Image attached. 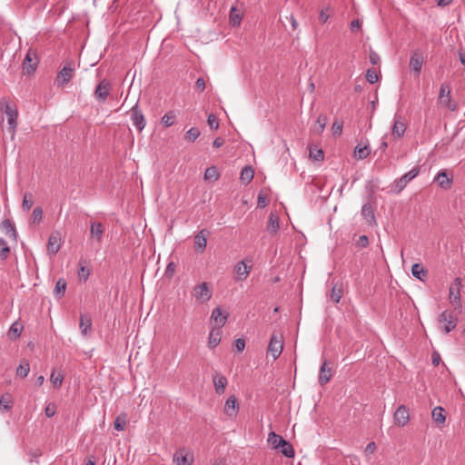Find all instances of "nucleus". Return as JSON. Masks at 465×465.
<instances>
[{"mask_svg":"<svg viewBox=\"0 0 465 465\" xmlns=\"http://www.w3.org/2000/svg\"><path fill=\"white\" fill-rule=\"evenodd\" d=\"M0 104L2 108L4 109V113L5 114L7 117V124H8V132L11 134V139L13 140L15 135V131L17 127V109L15 105H11L7 103L6 100L3 99L0 102Z\"/></svg>","mask_w":465,"mask_h":465,"instance_id":"1","label":"nucleus"},{"mask_svg":"<svg viewBox=\"0 0 465 465\" xmlns=\"http://www.w3.org/2000/svg\"><path fill=\"white\" fill-rule=\"evenodd\" d=\"M438 103L440 106L446 107L450 111H455L457 109V104L451 98L450 87L446 83L440 85Z\"/></svg>","mask_w":465,"mask_h":465,"instance_id":"2","label":"nucleus"},{"mask_svg":"<svg viewBox=\"0 0 465 465\" xmlns=\"http://www.w3.org/2000/svg\"><path fill=\"white\" fill-rule=\"evenodd\" d=\"M462 288V282L460 277L455 278L453 282L450 285L449 288V300L450 304L454 306L455 310H461V301H460V290Z\"/></svg>","mask_w":465,"mask_h":465,"instance_id":"3","label":"nucleus"},{"mask_svg":"<svg viewBox=\"0 0 465 465\" xmlns=\"http://www.w3.org/2000/svg\"><path fill=\"white\" fill-rule=\"evenodd\" d=\"M438 322L439 323L443 324L445 333H449L456 328L458 317L453 312L445 310L440 314Z\"/></svg>","mask_w":465,"mask_h":465,"instance_id":"4","label":"nucleus"},{"mask_svg":"<svg viewBox=\"0 0 465 465\" xmlns=\"http://www.w3.org/2000/svg\"><path fill=\"white\" fill-rule=\"evenodd\" d=\"M75 64L73 60L67 61L64 66L58 73L56 77V84L58 86H64L74 76Z\"/></svg>","mask_w":465,"mask_h":465,"instance_id":"5","label":"nucleus"},{"mask_svg":"<svg viewBox=\"0 0 465 465\" xmlns=\"http://www.w3.org/2000/svg\"><path fill=\"white\" fill-rule=\"evenodd\" d=\"M192 294L200 303L207 302L213 295L212 290L207 282H202L201 284L196 285L193 288Z\"/></svg>","mask_w":465,"mask_h":465,"instance_id":"6","label":"nucleus"},{"mask_svg":"<svg viewBox=\"0 0 465 465\" xmlns=\"http://www.w3.org/2000/svg\"><path fill=\"white\" fill-rule=\"evenodd\" d=\"M407 129V123L402 115L395 114L393 117V124L391 127V135L394 139H401L404 136Z\"/></svg>","mask_w":465,"mask_h":465,"instance_id":"7","label":"nucleus"},{"mask_svg":"<svg viewBox=\"0 0 465 465\" xmlns=\"http://www.w3.org/2000/svg\"><path fill=\"white\" fill-rule=\"evenodd\" d=\"M283 349V337L279 334H272L268 345V352L276 360L282 353Z\"/></svg>","mask_w":465,"mask_h":465,"instance_id":"8","label":"nucleus"},{"mask_svg":"<svg viewBox=\"0 0 465 465\" xmlns=\"http://www.w3.org/2000/svg\"><path fill=\"white\" fill-rule=\"evenodd\" d=\"M173 461L174 465H192L193 455L189 450L182 448L175 451Z\"/></svg>","mask_w":465,"mask_h":465,"instance_id":"9","label":"nucleus"},{"mask_svg":"<svg viewBox=\"0 0 465 465\" xmlns=\"http://www.w3.org/2000/svg\"><path fill=\"white\" fill-rule=\"evenodd\" d=\"M111 89V83L106 79H103L102 81H100V83L97 84L94 90V98L101 103L105 102L106 98L110 94Z\"/></svg>","mask_w":465,"mask_h":465,"instance_id":"10","label":"nucleus"},{"mask_svg":"<svg viewBox=\"0 0 465 465\" xmlns=\"http://www.w3.org/2000/svg\"><path fill=\"white\" fill-rule=\"evenodd\" d=\"M38 60L36 53L33 50H29L25 55L23 63V72L25 74H32L37 66Z\"/></svg>","mask_w":465,"mask_h":465,"instance_id":"11","label":"nucleus"},{"mask_svg":"<svg viewBox=\"0 0 465 465\" xmlns=\"http://www.w3.org/2000/svg\"><path fill=\"white\" fill-rule=\"evenodd\" d=\"M393 420L396 425L405 426L410 420L409 409L404 405H401L394 412Z\"/></svg>","mask_w":465,"mask_h":465,"instance_id":"12","label":"nucleus"},{"mask_svg":"<svg viewBox=\"0 0 465 465\" xmlns=\"http://www.w3.org/2000/svg\"><path fill=\"white\" fill-rule=\"evenodd\" d=\"M130 112L133 124L138 131H143L145 126V119L142 111L138 108V104H136Z\"/></svg>","mask_w":465,"mask_h":465,"instance_id":"13","label":"nucleus"},{"mask_svg":"<svg viewBox=\"0 0 465 465\" xmlns=\"http://www.w3.org/2000/svg\"><path fill=\"white\" fill-rule=\"evenodd\" d=\"M252 270V265L248 264L245 260L238 262L234 267L236 281H244Z\"/></svg>","mask_w":465,"mask_h":465,"instance_id":"14","label":"nucleus"},{"mask_svg":"<svg viewBox=\"0 0 465 465\" xmlns=\"http://www.w3.org/2000/svg\"><path fill=\"white\" fill-rule=\"evenodd\" d=\"M238 408L239 405L237 402V399L235 398V396L232 395L230 396L225 401L223 411L228 417L234 418L237 415Z\"/></svg>","mask_w":465,"mask_h":465,"instance_id":"15","label":"nucleus"},{"mask_svg":"<svg viewBox=\"0 0 465 465\" xmlns=\"http://www.w3.org/2000/svg\"><path fill=\"white\" fill-rule=\"evenodd\" d=\"M207 235L208 232L206 230H201L194 236V247L197 252H203L207 245Z\"/></svg>","mask_w":465,"mask_h":465,"instance_id":"16","label":"nucleus"},{"mask_svg":"<svg viewBox=\"0 0 465 465\" xmlns=\"http://www.w3.org/2000/svg\"><path fill=\"white\" fill-rule=\"evenodd\" d=\"M423 64V56L419 52H414L410 59V67L412 71H414L417 74H419L421 71Z\"/></svg>","mask_w":465,"mask_h":465,"instance_id":"17","label":"nucleus"},{"mask_svg":"<svg viewBox=\"0 0 465 465\" xmlns=\"http://www.w3.org/2000/svg\"><path fill=\"white\" fill-rule=\"evenodd\" d=\"M222 328L213 327L208 339V346L211 349L215 348L221 341L222 339Z\"/></svg>","mask_w":465,"mask_h":465,"instance_id":"18","label":"nucleus"},{"mask_svg":"<svg viewBox=\"0 0 465 465\" xmlns=\"http://www.w3.org/2000/svg\"><path fill=\"white\" fill-rule=\"evenodd\" d=\"M61 247V238L58 233H52L48 239L47 251L51 255H54Z\"/></svg>","mask_w":465,"mask_h":465,"instance_id":"19","label":"nucleus"},{"mask_svg":"<svg viewBox=\"0 0 465 465\" xmlns=\"http://www.w3.org/2000/svg\"><path fill=\"white\" fill-rule=\"evenodd\" d=\"M104 226L101 223L93 222L91 223L90 228V235L91 238L96 241L98 243L102 242V237L104 234Z\"/></svg>","mask_w":465,"mask_h":465,"instance_id":"20","label":"nucleus"},{"mask_svg":"<svg viewBox=\"0 0 465 465\" xmlns=\"http://www.w3.org/2000/svg\"><path fill=\"white\" fill-rule=\"evenodd\" d=\"M332 376L331 368L328 367V363L324 361L320 368L319 383L323 385L327 383Z\"/></svg>","mask_w":465,"mask_h":465,"instance_id":"21","label":"nucleus"},{"mask_svg":"<svg viewBox=\"0 0 465 465\" xmlns=\"http://www.w3.org/2000/svg\"><path fill=\"white\" fill-rule=\"evenodd\" d=\"M211 321L215 322L214 327L222 328L226 323L227 315H224L221 308L217 307L212 312Z\"/></svg>","mask_w":465,"mask_h":465,"instance_id":"22","label":"nucleus"},{"mask_svg":"<svg viewBox=\"0 0 465 465\" xmlns=\"http://www.w3.org/2000/svg\"><path fill=\"white\" fill-rule=\"evenodd\" d=\"M431 418L439 427H441L442 425H444V423L446 421V415H445L444 409L440 406L435 407L431 411Z\"/></svg>","mask_w":465,"mask_h":465,"instance_id":"23","label":"nucleus"},{"mask_svg":"<svg viewBox=\"0 0 465 465\" xmlns=\"http://www.w3.org/2000/svg\"><path fill=\"white\" fill-rule=\"evenodd\" d=\"M420 169L418 167L412 168L410 172L405 173L397 183V186L400 189H402L406 186V184L411 182L413 178H415L419 174Z\"/></svg>","mask_w":465,"mask_h":465,"instance_id":"24","label":"nucleus"},{"mask_svg":"<svg viewBox=\"0 0 465 465\" xmlns=\"http://www.w3.org/2000/svg\"><path fill=\"white\" fill-rule=\"evenodd\" d=\"M227 379L225 376L222 374H216L213 377V385L215 389V392L217 394H223L224 392L225 387L227 385Z\"/></svg>","mask_w":465,"mask_h":465,"instance_id":"25","label":"nucleus"},{"mask_svg":"<svg viewBox=\"0 0 465 465\" xmlns=\"http://www.w3.org/2000/svg\"><path fill=\"white\" fill-rule=\"evenodd\" d=\"M327 124V117L325 115H319L317 121L311 127V133L313 134H321Z\"/></svg>","mask_w":465,"mask_h":465,"instance_id":"26","label":"nucleus"},{"mask_svg":"<svg viewBox=\"0 0 465 465\" xmlns=\"http://www.w3.org/2000/svg\"><path fill=\"white\" fill-rule=\"evenodd\" d=\"M284 439L276 434L275 432L272 431L268 435L267 441L268 443L274 449L277 450L282 443H284Z\"/></svg>","mask_w":465,"mask_h":465,"instance_id":"27","label":"nucleus"},{"mask_svg":"<svg viewBox=\"0 0 465 465\" xmlns=\"http://www.w3.org/2000/svg\"><path fill=\"white\" fill-rule=\"evenodd\" d=\"M435 181L439 183V185L441 188H444V189L449 188L451 183V179L448 177V174L445 171H440L437 174Z\"/></svg>","mask_w":465,"mask_h":465,"instance_id":"28","label":"nucleus"},{"mask_svg":"<svg viewBox=\"0 0 465 465\" xmlns=\"http://www.w3.org/2000/svg\"><path fill=\"white\" fill-rule=\"evenodd\" d=\"M79 327L82 334L87 335L92 327L91 318L88 315H81Z\"/></svg>","mask_w":465,"mask_h":465,"instance_id":"29","label":"nucleus"},{"mask_svg":"<svg viewBox=\"0 0 465 465\" xmlns=\"http://www.w3.org/2000/svg\"><path fill=\"white\" fill-rule=\"evenodd\" d=\"M254 171L252 166H245L240 174V179L244 184H248L253 179Z\"/></svg>","mask_w":465,"mask_h":465,"instance_id":"30","label":"nucleus"},{"mask_svg":"<svg viewBox=\"0 0 465 465\" xmlns=\"http://www.w3.org/2000/svg\"><path fill=\"white\" fill-rule=\"evenodd\" d=\"M279 229V218L274 213H271L268 224L267 231L272 233H276Z\"/></svg>","mask_w":465,"mask_h":465,"instance_id":"31","label":"nucleus"},{"mask_svg":"<svg viewBox=\"0 0 465 465\" xmlns=\"http://www.w3.org/2000/svg\"><path fill=\"white\" fill-rule=\"evenodd\" d=\"M277 450L285 457H288V458L294 457V454H295L294 450H293L292 444L290 442H288L287 440H284V443H282L281 445V447H279Z\"/></svg>","mask_w":465,"mask_h":465,"instance_id":"32","label":"nucleus"},{"mask_svg":"<svg viewBox=\"0 0 465 465\" xmlns=\"http://www.w3.org/2000/svg\"><path fill=\"white\" fill-rule=\"evenodd\" d=\"M23 329L24 327L21 323L17 322H14L8 331L9 338L17 339L21 335Z\"/></svg>","mask_w":465,"mask_h":465,"instance_id":"33","label":"nucleus"},{"mask_svg":"<svg viewBox=\"0 0 465 465\" xmlns=\"http://www.w3.org/2000/svg\"><path fill=\"white\" fill-rule=\"evenodd\" d=\"M370 153H371V150L367 145L362 146V147L360 145H357L354 150V157L359 160H363L369 156Z\"/></svg>","mask_w":465,"mask_h":465,"instance_id":"34","label":"nucleus"},{"mask_svg":"<svg viewBox=\"0 0 465 465\" xmlns=\"http://www.w3.org/2000/svg\"><path fill=\"white\" fill-rule=\"evenodd\" d=\"M309 156L312 160L320 162L323 160L324 154L322 149L317 146H311L309 150Z\"/></svg>","mask_w":465,"mask_h":465,"instance_id":"35","label":"nucleus"},{"mask_svg":"<svg viewBox=\"0 0 465 465\" xmlns=\"http://www.w3.org/2000/svg\"><path fill=\"white\" fill-rule=\"evenodd\" d=\"M343 294L341 285L335 284L331 292L330 298L332 302L338 303Z\"/></svg>","mask_w":465,"mask_h":465,"instance_id":"36","label":"nucleus"},{"mask_svg":"<svg viewBox=\"0 0 465 465\" xmlns=\"http://www.w3.org/2000/svg\"><path fill=\"white\" fill-rule=\"evenodd\" d=\"M242 21V13L234 6L230 11V22L232 25H239Z\"/></svg>","mask_w":465,"mask_h":465,"instance_id":"37","label":"nucleus"},{"mask_svg":"<svg viewBox=\"0 0 465 465\" xmlns=\"http://www.w3.org/2000/svg\"><path fill=\"white\" fill-rule=\"evenodd\" d=\"M30 371V365L27 361H22L20 365L16 369V375L25 378Z\"/></svg>","mask_w":465,"mask_h":465,"instance_id":"38","label":"nucleus"},{"mask_svg":"<svg viewBox=\"0 0 465 465\" xmlns=\"http://www.w3.org/2000/svg\"><path fill=\"white\" fill-rule=\"evenodd\" d=\"M64 381V375L61 372L53 371L50 376V381L54 388L61 387Z\"/></svg>","mask_w":465,"mask_h":465,"instance_id":"39","label":"nucleus"},{"mask_svg":"<svg viewBox=\"0 0 465 465\" xmlns=\"http://www.w3.org/2000/svg\"><path fill=\"white\" fill-rule=\"evenodd\" d=\"M411 272L412 275L419 280H423V277L426 276V272L424 271L423 267L419 263H415L412 265Z\"/></svg>","mask_w":465,"mask_h":465,"instance_id":"40","label":"nucleus"},{"mask_svg":"<svg viewBox=\"0 0 465 465\" xmlns=\"http://www.w3.org/2000/svg\"><path fill=\"white\" fill-rule=\"evenodd\" d=\"M34 204L33 195L31 193H25L24 195L22 209L28 212Z\"/></svg>","mask_w":465,"mask_h":465,"instance_id":"41","label":"nucleus"},{"mask_svg":"<svg viewBox=\"0 0 465 465\" xmlns=\"http://www.w3.org/2000/svg\"><path fill=\"white\" fill-rule=\"evenodd\" d=\"M65 289H66V282L64 279H59L57 282H56V284H55V287H54V295L58 296V297H61L64 295V292H65Z\"/></svg>","mask_w":465,"mask_h":465,"instance_id":"42","label":"nucleus"},{"mask_svg":"<svg viewBox=\"0 0 465 465\" xmlns=\"http://www.w3.org/2000/svg\"><path fill=\"white\" fill-rule=\"evenodd\" d=\"M219 178V173L216 167L212 166L205 170L204 179L209 181H216Z\"/></svg>","mask_w":465,"mask_h":465,"instance_id":"43","label":"nucleus"},{"mask_svg":"<svg viewBox=\"0 0 465 465\" xmlns=\"http://www.w3.org/2000/svg\"><path fill=\"white\" fill-rule=\"evenodd\" d=\"M3 226L4 228L6 230V234L14 239V240H16V232H15V227L13 226L12 223L9 221V220H5L3 222Z\"/></svg>","mask_w":465,"mask_h":465,"instance_id":"44","label":"nucleus"},{"mask_svg":"<svg viewBox=\"0 0 465 465\" xmlns=\"http://www.w3.org/2000/svg\"><path fill=\"white\" fill-rule=\"evenodd\" d=\"M200 136V131L196 127H192L189 129L185 135L184 139L188 142H194Z\"/></svg>","mask_w":465,"mask_h":465,"instance_id":"45","label":"nucleus"},{"mask_svg":"<svg viewBox=\"0 0 465 465\" xmlns=\"http://www.w3.org/2000/svg\"><path fill=\"white\" fill-rule=\"evenodd\" d=\"M331 8L330 5H327L325 6L324 8H322L321 11H320V14H319V21L322 23V24H325L328 19L330 18L331 16Z\"/></svg>","mask_w":465,"mask_h":465,"instance_id":"46","label":"nucleus"},{"mask_svg":"<svg viewBox=\"0 0 465 465\" xmlns=\"http://www.w3.org/2000/svg\"><path fill=\"white\" fill-rule=\"evenodd\" d=\"M361 214L368 220V221H373L374 220V214L372 211V207L370 203H366L361 208Z\"/></svg>","mask_w":465,"mask_h":465,"instance_id":"47","label":"nucleus"},{"mask_svg":"<svg viewBox=\"0 0 465 465\" xmlns=\"http://www.w3.org/2000/svg\"><path fill=\"white\" fill-rule=\"evenodd\" d=\"M12 407V397L9 394L3 395L0 398V408L9 411Z\"/></svg>","mask_w":465,"mask_h":465,"instance_id":"48","label":"nucleus"},{"mask_svg":"<svg viewBox=\"0 0 465 465\" xmlns=\"http://www.w3.org/2000/svg\"><path fill=\"white\" fill-rule=\"evenodd\" d=\"M175 114L173 112H168L162 117V123L165 127H169L173 124Z\"/></svg>","mask_w":465,"mask_h":465,"instance_id":"49","label":"nucleus"},{"mask_svg":"<svg viewBox=\"0 0 465 465\" xmlns=\"http://www.w3.org/2000/svg\"><path fill=\"white\" fill-rule=\"evenodd\" d=\"M43 218V210L41 207H36L34 209L32 216H31V222L33 223H39L42 221Z\"/></svg>","mask_w":465,"mask_h":465,"instance_id":"50","label":"nucleus"},{"mask_svg":"<svg viewBox=\"0 0 465 465\" xmlns=\"http://www.w3.org/2000/svg\"><path fill=\"white\" fill-rule=\"evenodd\" d=\"M10 252V248L4 239H0V258L5 260Z\"/></svg>","mask_w":465,"mask_h":465,"instance_id":"51","label":"nucleus"},{"mask_svg":"<svg viewBox=\"0 0 465 465\" xmlns=\"http://www.w3.org/2000/svg\"><path fill=\"white\" fill-rule=\"evenodd\" d=\"M207 123H208V125L210 126L211 129L216 130V129L219 128V121L216 118V116L214 114H210L208 115Z\"/></svg>","mask_w":465,"mask_h":465,"instance_id":"52","label":"nucleus"},{"mask_svg":"<svg viewBox=\"0 0 465 465\" xmlns=\"http://www.w3.org/2000/svg\"><path fill=\"white\" fill-rule=\"evenodd\" d=\"M366 79L370 84H374L378 81V74L373 69H369L366 73Z\"/></svg>","mask_w":465,"mask_h":465,"instance_id":"53","label":"nucleus"},{"mask_svg":"<svg viewBox=\"0 0 465 465\" xmlns=\"http://www.w3.org/2000/svg\"><path fill=\"white\" fill-rule=\"evenodd\" d=\"M331 131L333 135H340L342 132V122L334 121L331 126Z\"/></svg>","mask_w":465,"mask_h":465,"instance_id":"54","label":"nucleus"},{"mask_svg":"<svg viewBox=\"0 0 465 465\" xmlns=\"http://www.w3.org/2000/svg\"><path fill=\"white\" fill-rule=\"evenodd\" d=\"M56 412V406L54 403L50 402L45 406V413L46 417L51 418L53 417Z\"/></svg>","mask_w":465,"mask_h":465,"instance_id":"55","label":"nucleus"},{"mask_svg":"<svg viewBox=\"0 0 465 465\" xmlns=\"http://www.w3.org/2000/svg\"><path fill=\"white\" fill-rule=\"evenodd\" d=\"M114 428L117 430H124L125 428V420L120 417H117L114 420Z\"/></svg>","mask_w":465,"mask_h":465,"instance_id":"56","label":"nucleus"},{"mask_svg":"<svg viewBox=\"0 0 465 465\" xmlns=\"http://www.w3.org/2000/svg\"><path fill=\"white\" fill-rule=\"evenodd\" d=\"M88 276H89V270L85 269L84 267H81L78 272L79 279L86 281Z\"/></svg>","mask_w":465,"mask_h":465,"instance_id":"57","label":"nucleus"},{"mask_svg":"<svg viewBox=\"0 0 465 465\" xmlns=\"http://www.w3.org/2000/svg\"><path fill=\"white\" fill-rule=\"evenodd\" d=\"M375 450H376V444H375L373 441H371V442H370V443L366 446V448H365V450H364V452H365V454H366V455H371V454H372Z\"/></svg>","mask_w":465,"mask_h":465,"instance_id":"58","label":"nucleus"},{"mask_svg":"<svg viewBox=\"0 0 465 465\" xmlns=\"http://www.w3.org/2000/svg\"><path fill=\"white\" fill-rule=\"evenodd\" d=\"M368 242H369V241H368L367 236L361 235L359 237V239L357 241V245L361 248H364L368 245Z\"/></svg>","mask_w":465,"mask_h":465,"instance_id":"59","label":"nucleus"},{"mask_svg":"<svg viewBox=\"0 0 465 465\" xmlns=\"http://www.w3.org/2000/svg\"><path fill=\"white\" fill-rule=\"evenodd\" d=\"M175 272V264L173 262H170L165 270V275L172 277Z\"/></svg>","mask_w":465,"mask_h":465,"instance_id":"60","label":"nucleus"},{"mask_svg":"<svg viewBox=\"0 0 465 465\" xmlns=\"http://www.w3.org/2000/svg\"><path fill=\"white\" fill-rule=\"evenodd\" d=\"M235 348L238 351H242L245 348V341L243 339H237L235 341Z\"/></svg>","mask_w":465,"mask_h":465,"instance_id":"61","label":"nucleus"},{"mask_svg":"<svg viewBox=\"0 0 465 465\" xmlns=\"http://www.w3.org/2000/svg\"><path fill=\"white\" fill-rule=\"evenodd\" d=\"M266 205H267L266 197L262 193H260L258 195V206L263 208Z\"/></svg>","mask_w":465,"mask_h":465,"instance_id":"62","label":"nucleus"},{"mask_svg":"<svg viewBox=\"0 0 465 465\" xmlns=\"http://www.w3.org/2000/svg\"><path fill=\"white\" fill-rule=\"evenodd\" d=\"M440 360L441 359L440 353L438 351H434L431 356L432 364L434 366H438L440 364Z\"/></svg>","mask_w":465,"mask_h":465,"instance_id":"63","label":"nucleus"},{"mask_svg":"<svg viewBox=\"0 0 465 465\" xmlns=\"http://www.w3.org/2000/svg\"><path fill=\"white\" fill-rule=\"evenodd\" d=\"M370 62L372 64H377L380 62V56L376 53L371 52V54H370Z\"/></svg>","mask_w":465,"mask_h":465,"instance_id":"64","label":"nucleus"}]
</instances>
